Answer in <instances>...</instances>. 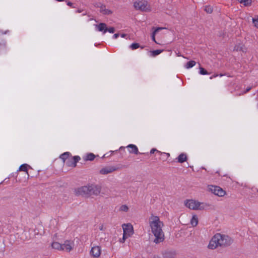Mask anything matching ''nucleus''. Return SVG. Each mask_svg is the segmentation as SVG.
Masks as SVG:
<instances>
[{
    "label": "nucleus",
    "mask_w": 258,
    "mask_h": 258,
    "mask_svg": "<svg viewBox=\"0 0 258 258\" xmlns=\"http://www.w3.org/2000/svg\"><path fill=\"white\" fill-rule=\"evenodd\" d=\"M128 207L126 205H122L119 208V211L121 212H127L128 211Z\"/></svg>",
    "instance_id": "24"
},
{
    "label": "nucleus",
    "mask_w": 258,
    "mask_h": 258,
    "mask_svg": "<svg viewBox=\"0 0 258 258\" xmlns=\"http://www.w3.org/2000/svg\"><path fill=\"white\" fill-rule=\"evenodd\" d=\"M52 247L54 249H56L57 250H61L62 249V244L60 243L57 242H54L51 244Z\"/></svg>",
    "instance_id": "21"
},
{
    "label": "nucleus",
    "mask_w": 258,
    "mask_h": 258,
    "mask_svg": "<svg viewBox=\"0 0 258 258\" xmlns=\"http://www.w3.org/2000/svg\"><path fill=\"white\" fill-rule=\"evenodd\" d=\"M163 29H165V28L163 27H158V28L155 29L154 31L153 32V33L152 34V39L155 43H157V42H156V41L155 40V35H156V33L158 32H159L160 30H162Z\"/></svg>",
    "instance_id": "19"
},
{
    "label": "nucleus",
    "mask_w": 258,
    "mask_h": 258,
    "mask_svg": "<svg viewBox=\"0 0 258 258\" xmlns=\"http://www.w3.org/2000/svg\"><path fill=\"white\" fill-rule=\"evenodd\" d=\"M126 148L128 149V152L131 154H135L137 155L139 154V150L138 147L133 144H130Z\"/></svg>",
    "instance_id": "12"
},
{
    "label": "nucleus",
    "mask_w": 258,
    "mask_h": 258,
    "mask_svg": "<svg viewBox=\"0 0 258 258\" xmlns=\"http://www.w3.org/2000/svg\"><path fill=\"white\" fill-rule=\"evenodd\" d=\"M122 227L124 235H128L131 236L134 233V229L132 225L130 223L123 224Z\"/></svg>",
    "instance_id": "7"
},
{
    "label": "nucleus",
    "mask_w": 258,
    "mask_h": 258,
    "mask_svg": "<svg viewBox=\"0 0 258 258\" xmlns=\"http://www.w3.org/2000/svg\"><path fill=\"white\" fill-rule=\"evenodd\" d=\"M8 31H6L5 32H3V31L2 30H0V34H5L7 33ZM6 45V44L4 42V41L2 40L0 41V46H5Z\"/></svg>",
    "instance_id": "28"
},
{
    "label": "nucleus",
    "mask_w": 258,
    "mask_h": 258,
    "mask_svg": "<svg viewBox=\"0 0 258 258\" xmlns=\"http://www.w3.org/2000/svg\"><path fill=\"white\" fill-rule=\"evenodd\" d=\"M74 244L73 242L70 241H66L64 243L62 244L61 250H66L68 252L70 251L73 249Z\"/></svg>",
    "instance_id": "11"
},
{
    "label": "nucleus",
    "mask_w": 258,
    "mask_h": 258,
    "mask_svg": "<svg viewBox=\"0 0 258 258\" xmlns=\"http://www.w3.org/2000/svg\"><path fill=\"white\" fill-rule=\"evenodd\" d=\"M80 160V157L78 156H75L70 159V161L67 162V164L69 166L75 167L77 163Z\"/></svg>",
    "instance_id": "10"
},
{
    "label": "nucleus",
    "mask_w": 258,
    "mask_h": 258,
    "mask_svg": "<svg viewBox=\"0 0 258 258\" xmlns=\"http://www.w3.org/2000/svg\"><path fill=\"white\" fill-rule=\"evenodd\" d=\"M119 241L121 243H123L125 241V240H123V239L122 238L121 239H120Z\"/></svg>",
    "instance_id": "39"
},
{
    "label": "nucleus",
    "mask_w": 258,
    "mask_h": 258,
    "mask_svg": "<svg viewBox=\"0 0 258 258\" xmlns=\"http://www.w3.org/2000/svg\"><path fill=\"white\" fill-rule=\"evenodd\" d=\"M107 31L109 32V33H113L115 31V29L113 27H110L109 28H107Z\"/></svg>",
    "instance_id": "31"
},
{
    "label": "nucleus",
    "mask_w": 258,
    "mask_h": 258,
    "mask_svg": "<svg viewBox=\"0 0 258 258\" xmlns=\"http://www.w3.org/2000/svg\"><path fill=\"white\" fill-rule=\"evenodd\" d=\"M96 27L99 31H103V33L107 32V26L105 23H101L96 25Z\"/></svg>",
    "instance_id": "13"
},
{
    "label": "nucleus",
    "mask_w": 258,
    "mask_h": 258,
    "mask_svg": "<svg viewBox=\"0 0 258 258\" xmlns=\"http://www.w3.org/2000/svg\"><path fill=\"white\" fill-rule=\"evenodd\" d=\"M196 64V61L194 60H191L187 62L186 64V68L187 69H189L192 68Z\"/></svg>",
    "instance_id": "26"
},
{
    "label": "nucleus",
    "mask_w": 258,
    "mask_h": 258,
    "mask_svg": "<svg viewBox=\"0 0 258 258\" xmlns=\"http://www.w3.org/2000/svg\"><path fill=\"white\" fill-rule=\"evenodd\" d=\"M139 46H140V45H139V43H133L131 45V48L132 49H136L138 48L139 47Z\"/></svg>",
    "instance_id": "30"
},
{
    "label": "nucleus",
    "mask_w": 258,
    "mask_h": 258,
    "mask_svg": "<svg viewBox=\"0 0 258 258\" xmlns=\"http://www.w3.org/2000/svg\"><path fill=\"white\" fill-rule=\"evenodd\" d=\"M129 237H130L129 235H124V234L123 233L122 239H123V240H125L126 239H127Z\"/></svg>",
    "instance_id": "33"
},
{
    "label": "nucleus",
    "mask_w": 258,
    "mask_h": 258,
    "mask_svg": "<svg viewBox=\"0 0 258 258\" xmlns=\"http://www.w3.org/2000/svg\"><path fill=\"white\" fill-rule=\"evenodd\" d=\"M96 156L93 153L87 154L84 157L85 161H93L95 158Z\"/></svg>",
    "instance_id": "17"
},
{
    "label": "nucleus",
    "mask_w": 258,
    "mask_h": 258,
    "mask_svg": "<svg viewBox=\"0 0 258 258\" xmlns=\"http://www.w3.org/2000/svg\"><path fill=\"white\" fill-rule=\"evenodd\" d=\"M117 170V168L114 166H106L99 170V173L102 175H105L111 173Z\"/></svg>",
    "instance_id": "8"
},
{
    "label": "nucleus",
    "mask_w": 258,
    "mask_h": 258,
    "mask_svg": "<svg viewBox=\"0 0 258 258\" xmlns=\"http://www.w3.org/2000/svg\"><path fill=\"white\" fill-rule=\"evenodd\" d=\"M219 76L221 77V76H223V75H222V74H220V75H219Z\"/></svg>",
    "instance_id": "44"
},
{
    "label": "nucleus",
    "mask_w": 258,
    "mask_h": 258,
    "mask_svg": "<svg viewBox=\"0 0 258 258\" xmlns=\"http://www.w3.org/2000/svg\"><path fill=\"white\" fill-rule=\"evenodd\" d=\"M67 5L69 6H70V7H73V3L70 2H68L67 3Z\"/></svg>",
    "instance_id": "37"
},
{
    "label": "nucleus",
    "mask_w": 258,
    "mask_h": 258,
    "mask_svg": "<svg viewBox=\"0 0 258 258\" xmlns=\"http://www.w3.org/2000/svg\"><path fill=\"white\" fill-rule=\"evenodd\" d=\"M177 160L179 163H181L185 162L187 160L186 155L184 153L180 154L177 158Z\"/></svg>",
    "instance_id": "15"
},
{
    "label": "nucleus",
    "mask_w": 258,
    "mask_h": 258,
    "mask_svg": "<svg viewBox=\"0 0 258 258\" xmlns=\"http://www.w3.org/2000/svg\"><path fill=\"white\" fill-rule=\"evenodd\" d=\"M192 226H196L198 223V218L196 215H194L190 220Z\"/></svg>",
    "instance_id": "22"
},
{
    "label": "nucleus",
    "mask_w": 258,
    "mask_h": 258,
    "mask_svg": "<svg viewBox=\"0 0 258 258\" xmlns=\"http://www.w3.org/2000/svg\"><path fill=\"white\" fill-rule=\"evenodd\" d=\"M149 227L151 232L155 236L154 242L156 244L160 243L164 240V233L162 230L164 224L159 217L154 214H151L148 220Z\"/></svg>",
    "instance_id": "1"
},
{
    "label": "nucleus",
    "mask_w": 258,
    "mask_h": 258,
    "mask_svg": "<svg viewBox=\"0 0 258 258\" xmlns=\"http://www.w3.org/2000/svg\"><path fill=\"white\" fill-rule=\"evenodd\" d=\"M155 152H157V153H161V152L158 150H157V149H155V148H153L150 151V153L151 154H154Z\"/></svg>",
    "instance_id": "32"
},
{
    "label": "nucleus",
    "mask_w": 258,
    "mask_h": 258,
    "mask_svg": "<svg viewBox=\"0 0 258 258\" xmlns=\"http://www.w3.org/2000/svg\"><path fill=\"white\" fill-rule=\"evenodd\" d=\"M30 168V166L27 164H24L21 165L19 167V171H25L26 172V173L29 175L28 172V168Z\"/></svg>",
    "instance_id": "18"
},
{
    "label": "nucleus",
    "mask_w": 258,
    "mask_h": 258,
    "mask_svg": "<svg viewBox=\"0 0 258 258\" xmlns=\"http://www.w3.org/2000/svg\"><path fill=\"white\" fill-rule=\"evenodd\" d=\"M153 258H160V257H158V256H154L153 257Z\"/></svg>",
    "instance_id": "42"
},
{
    "label": "nucleus",
    "mask_w": 258,
    "mask_h": 258,
    "mask_svg": "<svg viewBox=\"0 0 258 258\" xmlns=\"http://www.w3.org/2000/svg\"><path fill=\"white\" fill-rule=\"evenodd\" d=\"M118 36H119V34L118 33H116V34H114L113 38L114 39H116V38H118Z\"/></svg>",
    "instance_id": "35"
},
{
    "label": "nucleus",
    "mask_w": 258,
    "mask_h": 258,
    "mask_svg": "<svg viewBox=\"0 0 258 258\" xmlns=\"http://www.w3.org/2000/svg\"><path fill=\"white\" fill-rule=\"evenodd\" d=\"M125 36H126V34H122L121 35V36L122 37H125Z\"/></svg>",
    "instance_id": "40"
},
{
    "label": "nucleus",
    "mask_w": 258,
    "mask_h": 258,
    "mask_svg": "<svg viewBox=\"0 0 258 258\" xmlns=\"http://www.w3.org/2000/svg\"><path fill=\"white\" fill-rule=\"evenodd\" d=\"M208 189L211 192L218 197H224L226 194L225 190H223L221 187L218 186L212 185H209Z\"/></svg>",
    "instance_id": "6"
},
{
    "label": "nucleus",
    "mask_w": 258,
    "mask_h": 258,
    "mask_svg": "<svg viewBox=\"0 0 258 258\" xmlns=\"http://www.w3.org/2000/svg\"><path fill=\"white\" fill-rule=\"evenodd\" d=\"M218 76V75H217V74L214 75H213L212 76H211V77H210V79H213L214 78H215V77H217Z\"/></svg>",
    "instance_id": "36"
},
{
    "label": "nucleus",
    "mask_w": 258,
    "mask_h": 258,
    "mask_svg": "<svg viewBox=\"0 0 258 258\" xmlns=\"http://www.w3.org/2000/svg\"><path fill=\"white\" fill-rule=\"evenodd\" d=\"M99 229L100 230L103 231L104 230V227L103 224L99 226Z\"/></svg>",
    "instance_id": "34"
},
{
    "label": "nucleus",
    "mask_w": 258,
    "mask_h": 258,
    "mask_svg": "<svg viewBox=\"0 0 258 258\" xmlns=\"http://www.w3.org/2000/svg\"><path fill=\"white\" fill-rule=\"evenodd\" d=\"M186 207L193 210H203L207 209L210 205L206 203L200 202L195 200H187L185 201Z\"/></svg>",
    "instance_id": "4"
},
{
    "label": "nucleus",
    "mask_w": 258,
    "mask_h": 258,
    "mask_svg": "<svg viewBox=\"0 0 258 258\" xmlns=\"http://www.w3.org/2000/svg\"><path fill=\"white\" fill-rule=\"evenodd\" d=\"M204 10L208 14H211L213 12V8L210 6H206L205 7Z\"/></svg>",
    "instance_id": "25"
},
{
    "label": "nucleus",
    "mask_w": 258,
    "mask_h": 258,
    "mask_svg": "<svg viewBox=\"0 0 258 258\" xmlns=\"http://www.w3.org/2000/svg\"><path fill=\"white\" fill-rule=\"evenodd\" d=\"M234 50L236 51H241L243 52H245L246 51V49L245 46L243 44H239L236 45L234 47Z\"/></svg>",
    "instance_id": "20"
},
{
    "label": "nucleus",
    "mask_w": 258,
    "mask_h": 258,
    "mask_svg": "<svg viewBox=\"0 0 258 258\" xmlns=\"http://www.w3.org/2000/svg\"><path fill=\"white\" fill-rule=\"evenodd\" d=\"M78 13H81V10H78Z\"/></svg>",
    "instance_id": "43"
},
{
    "label": "nucleus",
    "mask_w": 258,
    "mask_h": 258,
    "mask_svg": "<svg viewBox=\"0 0 258 258\" xmlns=\"http://www.w3.org/2000/svg\"><path fill=\"white\" fill-rule=\"evenodd\" d=\"M101 187L95 184H89L78 188L76 190V194L85 197L98 196L101 192Z\"/></svg>",
    "instance_id": "3"
},
{
    "label": "nucleus",
    "mask_w": 258,
    "mask_h": 258,
    "mask_svg": "<svg viewBox=\"0 0 258 258\" xmlns=\"http://www.w3.org/2000/svg\"><path fill=\"white\" fill-rule=\"evenodd\" d=\"M200 73L201 75H207L208 74V73L206 70H205L203 68L200 67Z\"/></svg>",
    "instance_id": "29"
},
{
    "label": "nucleus",
    "mask_w": 258,
    "mask_h": 258,
    "mask_svg": "<svg viewBox=\"0 0 258 258\" xmlns=\"http://www.w3.org/2000/svg\"><path fill=\"white\" fill-rule=\"evenodd\" d=\"M57 2H63L64 0H56Z\"/></svg>",
    "instance_id": "41"
},
{
    "label": "nucleus",
    "mask_w": 258,
    "mask_h": 258,
    "mask_svg": "<svg viewBox=\"0 0 258 258\" xmlns=\"http://www.w3.org/2000/svg\"><path fill=\"white\" fill-rule=\"evenodd\" d=\"M100 11L104 15H109L112 13V12L106 9V7L104 5H101L100 7Z\"/></svg>",
    "instance_id": "14"
},
{
    "label": "nucleus",
    "mask_w": 258,
    "mask_h": 258,
    "mask_svg": "<svg viewBox=\"0 0 258 258\" xmlns=\"http://www.w3.org/2000/svg\"><path fill=\"white\" fill-rule=\"evenodd\" d=\"M134 7L136 10L144 12L151 11V7L146 1L142 0L136 2L134 3Z\"/></svg>",
    "instance_id": "5"
},
{
    "label": "nucleus",
    "mask_w": 258,
    "mask_h": 258,
    "mask_svg": "<svg viewBox=\"0 0 258 258\" xmlns=\"http://www.w3.org/2000/svg\"><path fill=\"white\" fill-rule=\"evenodd\" d=\"M70 153L67 152L62 154L60 156V158L63 161V162H64L67 159H69V160H70V159L71 158H70Z\"/></svg>",
    "instance_id": "16"
},
{
    "label": "nucleus",
    "mask_w": 258,
    "mask_h": 258,
    "mask_svg": "<svg viewBox=\"0 0 258 258\" xmlns=\"http://www.w3.org/2000/svg\"><path fill=\"white\" fill-rule=\"evenodd\" d=\"M232 243V240L229 236L220 233H217L210 241L208 248L209 249H214L218 246H228Z\"/></svg>",
    "instance_id": "2"
},
{
    "label": "nucleus",
    "mask_w": 258,
    "mask_h": 258,
    "mask_svg": "<svg viewBox=\"0 0 258 258\" xmlns=\"http://www.w3.org/2000/svg\"><path fill=\"white\" fill-rule=\"evenodd\" d=\"M252 20L254 26L258 28V16H256L254 18H252Z\"/></svg>",
    "instance_id": "27"
},
{
    "label": "nucleus",
    "mask_w": 258,
    "mask_h": 258,
    "mask_svg": "<svg viewBox=\"0 0 258 258\" xmlns=\"http://www.w3.org/2000/svg\"><path fill=\"white\" fill-rule=\"evenodd\" d=\"M251 89V87H248L246 89V90L244 91V93H246L248 92Z\"/></svg>",
    "instance_id": "38"
},
{
    "label": "nucleus",
    "mask_w": 258,
    "mask_h": 258,
    "mask_svg": "<svg viewBox=\"0 0 258 258\" xmlns=\"http://www.w3.org/2000/svg\"><path fill=\"white\" fill-rule=\"evenodd\" d=\"M162 51H163V50H159V49L151 51H150L151 56L154 57V56L160 54Z\"/></svg>",
    "instance_id": "23"
},
{
    "label": "nucleus",
    "mask_w": 258,
    "mask_h": 258,
    "mask_svg": "<svg viewBox=\"0 0 258 258\" xmlns=\"http://www.w3.org/2000/svg\"><path fill=\"white\" fill-rule=\"evenodd\" d=\"M101 252V248L99 246H95L92 247L90 253L94 257L100 256Z\"/></svg>",
    "instance_id": "9"
}]
</instances>
